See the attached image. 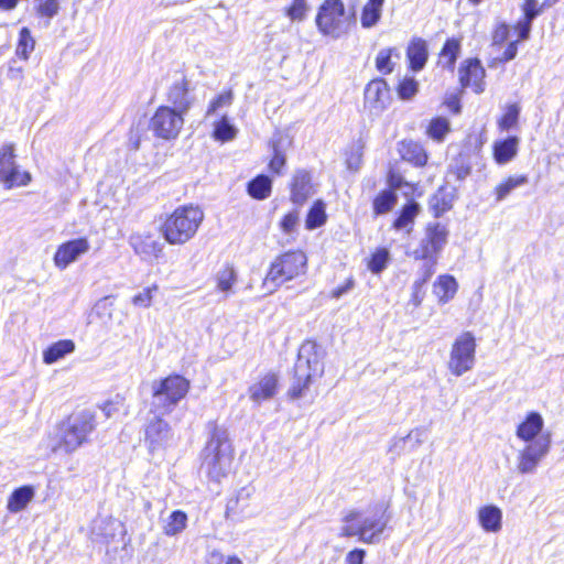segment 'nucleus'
Returning <instances> with one entry per match:
<instances>
[{"instance_id": "nucleus-14", "label": "nucleus", "mask_w": 564, "mask_h": 564, "mask_svg": "<svg viewBox=\"0 0 564 564\" xmlns=\"http://www.w3.org/2000/svg\"><path fill=\"white\" fill-rule=\"evenodd\" d=\"M551 444L552 434L551 432H546L534 443L525 445L518 457V470L521 474L532 473L540 460L550 452Z\"/></svg>"}, {"instance_id": "nucleus-63", "label": "nucleus", "mask_w": 564, "mask_h": 564, "mask_svg": "<svg viewBox=\"0 0 564 564\" xmlns=\"http://www.w3.org/2000/svg\"><path fill=\"white\" fill-rule=\"evenodd\" d=\"M20 0H0V10L12 11L14 10Z\"/></svg>"}, {"instance_id": "nucleus-64", "label": "nucleus", "mask_w": 564, "mask_h": 564, "mask_svg": "<svg viewBox=\"0 0 564 564\" xmlns=\"http://www.w3.org/2000/svg\"><path fill=\"white\" fill-rule=\"evenodd\" d=\"M225 564H243V563L238 556L230 555L226 558Z\"/></svg>"}, {"instance_id": "nucleus-23", "label": "nucleus", "mask_w": 564, "mask_h": 564, "mask_svg": "<svg viewBox=\"0 0 564 564\" xmlns=\"http://www.w3.org/2000/svg\"><path fill=\"white\" fill-rule=\"evenodd\" d=\"M171 432L170 424L161 416H155L149 422L144 431V441L150 452H155L164 446Z\"/></svg>"}, {"instance_id": "nucleus-60", "label": "nucleus", "mask_w": 564, "mask_h": 564, "mask_svg": "<svg viewBox=\"0 0 564 564\" xmlns=\"http://www.w3.org/2000/svg\"><path fill=\"white\" fill-rule=\"evenodd\" d=\"M355 279L352 275L348 276L345 282L334 288L330 292L333 299H339L355 286Z\"/></svg>"}, {"instance_id": "nucleus-1", "label": "nucleus", "mask_w": 564, "mask_h": 564, "mask_svg": "<svg viewBox=\"0 0 564 564\" xmlns=\"http://www.w3.org/2000/svg\"><path fill=\"white\" fill-rule=\"evenodd\" d=\"M391 519L388 503L368 509L367 511L351 509L343 519L339 535L341 538H356L365 544L378 543L389 529Z\"/></svg>"}, {"instance_id": "nucleus-13", "label": "nucleus", "mask_w": 564, "mask_h": 564, "mask_svg": "<svg viewBox=\"0 0 564 564\" xmlns=\"http://www.w3.org/2000/svg\"><path fill=\"white\" fill-rule=\"evenodd\" d=\"M458 84L460 90L471 89L482 94L486 89V69L478 57H467L458 66Z\"/></svg>"}, {"instance_id": "nucleus-57", "label": "nucleus", "mask_w": 564, "mask_h": 564, "mask_svg": "<svg viewBox=\"0 0 564 564\" xmlns=\"http://www.w3.org/2000/svg\"><path fill=\"white\" fill-rule=\"evenodd\" d=\"M158 291V285L153 284L145 288L142 292L135 294L131 302L138 307H150L152 304L153 293Z\"/></svg>"}, {"instance_id": "nucleus-54", "label": "nucleus", "mask_w": 564, "mask_h": 564, "mask_svg": "<svg viewBox=\"0 0 564 564\" xmlns=\"http://www.w3.org/2000/svg\"><path fill=\"white\" fill-rule=\"evenodd\" d=\"M511 26L507 22H498L494 25L491 31V45L494 47H501L507 43L510 36Z\"/></svg>"}, {"instance_id": "nucleus-25", "label": "nucleus", "mask_w": 564, "mask_h": 564, "mask_svg": "<svg viewBox=\"0 0 564 564\" xmlns=\"http://www.w3.org/2000/svg\"><path fill=\"white\" fill-rule=\"evenodd\" d=\"M405 55L409 69L412 72H420L423 69L429 59V46L426 40L420 36H413L408 43Z\"/></svg>"}, {"instance_id": "nucleus-31", "label": "nucleus", "mask_w": 564, "mask_h": 564, "mask_svg": "<svg viewBox=\"0 0 564 564\" xmlns=\"http://www.w3.org/2000/svg\"><path fill=\"white\" fill-rule=\"evenodd\" d=\"M451 132V122L443 116L432 117L429 120L424 131L426 138L435 143H443Z\"/></svg>"}, {"instance_id": "nucleus-26", "label": "nucleus", "mask_w": 564, "mask_h": 564, "mask_svg": "<svg viewBox=\"0 0 564 564\" xmlns=\"http://www.w3.org/2000/svg\"><path fill=\"white\" fill-rule=\"evenodd\" d=\"M520 139L517 135H509L496 140L492 144V156L497 164H506L512 161L519 151Z\"/></svg>"}, {"instance_id": "nucleus-22", "label": "nucleus", "mask_w": 564, "mask_h": 564, "mask_svg": "<svg viewBox=\"0 0 564 564\" xmlns=\"http://www.w3.org/2000/svg\"><path fill=\"white\" fill-rule=\"evenodd\" d=\"M365 102L372 108L383 110L390 100V87L386 79L376 77L365 87Z\"/></svg>"}, {"instance_id": "nucleus-15", "label": "nucleus", "mask_w": 564, "mask_h": 564, "mask_svg": "<svg viewBox=\"0 0 564 564\" xmlns=\"http://www.w3.org/2000/svg\"><path fill=\"white\" fill-rule=\"evenodd\" d=\"M167 106L175 108L185 116L194 106L195 97L192 94L191 83L185 75L172 83L166 91Z\"/></svg>"}, {"instance_id": "nucleus-10", "label": "nucleus", "mask_w": 564, "mask_h": 564, "mask_svg": "<svg viewBox=\"0 0 564 564\" xmlns=\"http://www.w3.org/2000/svg\"><path fill=\"white\" fill-rule=\"evenodd\" d=\"M477 341L469 330L460 333L453 341L447 369L455 377L470 371L476 362Z\"/></svg>"}, {"instance_id": "nucleus-7", "label": "nucleus", "mask_w": 564, "mask_h": 564, "mask_svg": "<svg viewBox=\"0 0 564 564\" xmlns=\"http://www.w3.org/2000/svg\"><path fill=\"white\" fill-rule=\"evenodd\" d=\"M317 31L334 40L349 33L355 24L352 15H348L343 0H324L315 17Z\"/></svg>"}, {"instance_id": "nucleus-32", "label": "nucleus", "mask_w": 564, "mask_h": 564, "mask_svg": "<svg viewBox=\"0 0 564 564\" xmlns=\"http://www.w3.org/2000/svg\"><path fill=\"white\" fill-rule=\"evenodd\" d=\"M390 261V250L387 247H377L365 259V265L372 274L380 275L389 267Z\"/></svg>"}, {"instance_id": "nucleus-42", "label": "nucleus", "mask_w": 564, "mask_h": 564, "mask_svg": "<svg viewBox=\"0 0 564 564\" xmlns=\"http://www.w3.org/2000/svg\"><path fill=\"white\" fill-rule=\"evenodd\" d=\"M31 173L28 171L20 170V167L15 164L14 161L13 165L10 167V170L7 172V174L2 177L0 182H2L6 189H11L13 187L26 186L31 183Z\"/></svg>"}, {"instance_id": "nucleus-18", "label": "nucleus", "mask_w": 564, "mask_h": 564, "mask_svg": "<svg viewBox=\"0 0 564 564\" xmlns=\"http://www.w3.org/2000/svg\"><path fill=\"white\" fill-rule=\"evenodd\" d=\"M397 151L401 161L409 163L413 167L423 169L429 163V152L420 141L402 139L397 144Z\"/></svg>"}, {"instance_id": "nucleus-28", "label": "nucleus", "mask_w": 564, "mask_h": 564, "mask_svg": "<svg viewBox=\"0 0 564 564\" xmlns=\"http://www.w3.org/2000/svg\"><path fill=\"white\" fill-rule=\"evenodd\" d=\"M460 51L462 37H447L437 54L438 64L442 65L443 68L453 72L456 65V61L460 54Z\"/></svg>"}, {"instance_id": "nucleus-20", "label": "nucleus", "mask_w": 564, "mask_h": 564, "mask_svg": "<svg viewBox=\"0 0 564 564\" xmlns=\"http://www.w3.org/2000/svg\"><path fill=\"white\" fill-rule=\"evenodd\" d=\"M544 420L542 415L536 411H531L525 414L523 420L518 424L516 429L517 437L523 443H534L541 435L547 431H543Z\"/></svg>"}, {"instance_id": "nucleus-48", "label": "nucleus", "mask_w": 564, "mask_h": 564, "mask_svg": "<svg viewBox=\"0 0 564 564\" xmlns=\"http://www.w3.org/2000/svg\"><path fill=\"white\" fill-rule=\"evenodd\" d=\"M395 91L400 99L409 100L419 91V83L413 77H404L398 82Z\"/></svg>"}, {"instance_id": "nucleus-43", "label": "nucleus", "mask_w": 564, "mask_h": 564, "mask_svg": "<svg viewBox=\"0 0 564 564\" xmlns=\"http://www.w3.org/2000/svg\"><path fill=\"white\" fill-rule=\"evenodd\" d=\"M187 525V514L182 510H174L167 518L163 532L167 536L181 533Z\"/></svg>"}, {"instance_id": "nucleus-19", "label": "nucleus", "mask_w": 564, "mask_h": 564, "mask_svg": "<svg viewBox=\"0 0 564 564\" xmlns=\"http://www.w3.org/2000/svg\"><path fill=\"white\" fill-rule=\"evenodd\" d=\"M130 245L133 251L145 260L159 259L163 253V245L150 231L132 235Z\"/></svg>"}, {"instance_id": "nucleus-39", "label": "nucleus", "mask_w": 564, "mask_h": 564, "mask_svg": "<svg viewBox=\"0 0 564 564\" xmlns=\"http://www.w3.org/2000/svg\"><path fill=\"white\" fill-rule=\"evenodd\" d=\"M247 192L252 198L263 200L271 195L272 181L268 175L259 174L248 182Z\"/></svg>"}, {"instance_id": "nucleus-33", "label": "nucleus", "mask_w": 564, "mask_h": 564, "mask_svg": "<svg viewBox=\"0 0 564 564\" xmlns=\"http://www.w3.org/2000/svg\"><path fill=\"white\" fill-rule=\"evenodd\" d=\"M384 1L386 0L366 1L360 12V24L364 29H371L380 22Z\"/></svg>"}, {"instance_id": "nucleus-41", "label": "nucleus", "mask_w": 564, "mask_h": 564, "mask_svg": "<svg viewBox=\"0 0 564 564\" xmlns=\"http://www.w3.org/2000/svg\"><path fill=\"white\" fill-rule=\"evenodd\" d=\"M393 57L399 58L400 53L397 47L381 48L375 58L376 69L382 75H389L394 70L395 63Z\"/></svg>"}, {"instance_id": "nucleus-58", "label": "nucleus", "mask_w": 564, "mask_h": 564, "mask_svg": "<svg viewBox=\"0 0 564 564\" xmlns=\"http://www.w3.org/2000/svg\"><path fill=\"white\" fill-rule=\"evenodd\" d=\"M245 510V507H240V499L239 497L235 496L227 500L226 505V511H225V518L235 520L238 518L240 513H242Z\"/></svg>"}, {"instance_id": "nucleus-53", "label": "nucleus", "mask_w": 564, "mask_h": 564, "mask_svg": "<svg viewBox=\"0 0 564 564\" xmlns=\"http://www.w3.org/2000/svg\"><path fill=\"white\" fill-rule=\"evenodd\" d=\"M306 0H292V2L284 8V14L291 21H303L307 14Z\"/></svg>"}, {"instance_id": "nucleus-59", "label": "nucleus", "mask_w": 564, "mask_h": 564, "mask_svg": "<svg viewBox=\"0 0 564 564\" xmlns=\"http://www.w3.org/2000/svg\"><path fill=\"white\" fill-rule=\"evenodd\" d=\"M443 106L451 115L457 116L462 112V100L458 94H451L445 97Z\"/></svg>"}, {"instance_id": "nucleus-47", "label": "nucleus", "mask_w": 564, "mask_h": 564, "mask_svg": "<svg viewBox=\"0 0 564 564\" xmlns=\"http://www.w3.org/2000/svg\"><path fill=\"white\" fill-rule=\"evenodd\" d=\"M273 154L268 163V169L273 175H281L286 165V155L280 149L279 141H273L271 145Z\"/></svg>"}, {"instance_id": "nucleus-50", "label": "nucleus", "mask_w": 564, "mask_h": 564, "mask_svg": "<svg viewBox=\"0 0 564 564\" xmlns=\"http://www.w3.org/2000/svg\"><path fill=\"white\" fill-rule=\"evenodd\" d=\"M59 11L58 0H35L34 12L39 18L52 19Z\"/></svg>"}, {"instance_id": "nucleus-21", "label": "nucleus", "mask_w": 564, "mask_h": 564, "mask_svg": "<svg viewBox=\"0 0 564 564\" xmlns=\"http://www.w3.org/2000/svg\"><path fill=\"white\" fill-rule=\"evenodd\" d=\"M290 200L296 205L302 206L306 203L313 194L312 176L306 170H297L293 174L290 185Z\"/></svg>"}, {"instance_id": "nucleus-9", "label": "nucleus", "mask_w": 564, "mask_h": 564, "mask_svg": "<svg viewBox=\"0 0 564 564\" xmlns=\"http://www.w3.org/2000/svg\"><path fill=\"white\" fill-rule=\"evenodd\" d=\"M446 225L435 221L429 223L424 228V237L413 250L412 256L417 261H427L426 267L435 268L437 258L448 240Z\"/></svg>"}, {"instance_id": "nucleus-2", "label": "nucleus", "mask_w": 564, "mask_h": 564, "mask_svg": "<svg viewBox=\"0 0 564 564\" xmlns=\"http://www.w3.org/2000/svg\"><path fill=\"white\" fill-rule=\"evenodd\" d=\"M324 350L315 339H305L293 367V380L286 392L290 400L302 398L324 376Z\"/></svg>"}, {"instance_id": "nucleus-34", "label": "nucleus", "mask_w": 564, "mask_h": 564, "mask_svg": "<svg viewBox=\"0 0 564 564\" xmlns=\"http://www.w3.org/2000/svg\"><path fill=\"white\" fill-rule=\"evenodd\" d=\"M328 215L326 213V203L318 198L315 199L305 215V228L307 230H314L327 223Z\"/></svg>"}, {"instance_id": "nucleus-3", "label": "nucleus", "mask_w": 564, "mask_h": 564, "mask_svg": "<svg viewBox=\"0 0 564 564\" xmlns=\"http://www.w3.org/2000/svg\"><path fill=\"white\" fill-rule=\"evenodd\" d=\"M96 412L89 409L73 411L56 423L54 452L72 454L87 444L97 429Z\"/></svg>"}, {"instance_id": "nucleus-5", "label": "nucleus", "mask_w": 564, "mask_h": 564, "mask_svg": "<svg viewBox=\"0 0 564 564\" xmlns=\"http://www.w3.org/2000/svg\"><path fill=\"white\" fill-rule=\"evenodd\" d=\"M307 269L308 258L302 249L281 251L269 263L262 288L268 293H273L282 285L304 276Z\"/></svg>"}, {"instance_id": "nucleus-30", "label": "nucleus", "mask_w": 564, "mask_h": 564, "mask_svg": "<svg viewBox=\"0 0 564 564\" xmlns=\"http://www.w3.org/2000/svg\"><path fill=\"white\" fill-rule=\"evenodd\" d=\"M478 521L486 532H499L502 527V512L494 505H487L478 510Z\"/></svg>"}, {"instance_id": "nucleus-4", "label": "nucleus", "mask_w": 564, "mask_h": 564, "mask_svg": "<svg viewBox=\"0 0 564 564\" xmlns=\"http://www.w3.org/2000/svg\"><path fill=\"white\" fill-rule=\"evenodd\" d=\"M204 212L194 204L177 206L162 218L159 232L171 246H183L198 232L204 220Z\"/></svg>"}, {"instance_id": "nucleus-38", "label": "nucleus", "mask_w": 564, "mask_h": 564, "mask_svg": "<svg viewBox=\"0 0 564 564\" xmlns=\"http://www.w3.org/2000/svg\"><path fill=\"white\" fill-rule=\"evenodd\" d=\"M36 41L32 35V32L29 28L23 26L19 30L18 40L15 44V56L20 61L26 62L33 51L35 50Z\"/></svg>"}, {"instance_id": "nucleus-24", "label": "nucleus", "mask_w": 564, "mask_h": 564, "mask_svg": "<svg viewBox=\"0 0 564 564\" xmlns=\"http://www.w3.org/2000/svg\"><path fill=\"white\" fill-rule=\"evenodd\" d=\"M420 212V204L414 198L408 199L397 212L391 223V228L395 231L404 230L406 234H410Z\"/></svg>"}, {"instance_id": "nucleus-8", "label": "nucleus", "mask_w": 564, "mask_h": 564, "mask_svg": "<svg viewBox=\"0 0 564 564\" xmlns=\"http://www.w3.org/2000/svg\"><path fill=\"white\" fill-rule=\"evenodd\" d=\"M234 460V448L225 430L215 426L203 449V464L208 475L219 479L227 474Z\"/></svg>"}, {"instance_id": "nucleus-56", "label": "nucleus", "mask_w": 564, "mask_h": 564, "mask_svg": "<svg viewBox=\"0 0 564 564\" xmlns=\"http://www.w3.org/2000/svg\"><path fill=\"white\" fill-rule=\"evenodd\" d=\"M387 183L388 189H392V192H395L403 186H411V184L404 180L403 175L395 166H390L388 169Z\"/></svg>"}, {"instance_id": "nucleus-27", "label": "nucleus", "mask_w": 564, "mask_h": 564, "mask_svg": "<svg viewBox=\"0 0 564 564\" xmlns=\"http://www.w3.org/2000/svg\"><path fill=\"white\" fill-rule=\"evenodd\" d=\"M455 195L442 185L430 196L429 208L434 218H440L453 208Z\"/></svg>"}, {"instance_id": "nucleus-55", "label": "nucleus", "mask_w": 564, "mask_h": 564, "mask_svg": "<svg viewBox=\"0 0 564 564\" xmlns=\"http://www.w3.org/2000/svg\"><path fill=\"white\" fill-rule=\"evenodd\" d=\"M300 221L299 209H292L286 212L279 221V227L282 234L289 235L293 232Z\"/></svg>"}, {"instance_id": "nucleus-45", "label": "nucleus", "mask_w": 564, "mask_h": 564, "mask_svg": "<svg viewBox=\"0 0 564 564\" xmlns=\"http://www.w3.org/2000/svg\"><path fill=\"white\" fill-rule=\"evenodd\" d=\"M237 281V272L232 264L227 263L225 267L218 272L216 276V289L219 292L227 293L231 290L234 284Z\"/></svg>"}, {"instance_id": "nucleus-40", "label": "nucleus", "mask_w": 564, "mask_h": 564, "mask_svg": "<svg viewBox=\"0 0 564 564\" xmlns=\"http://www.w3.org/2000/svg\"><path fill=\"white\" fill-rule=\"evenodd\" d=\"M529 181L525 174L509 175L494 188L495 199L503 200L513 189L527 184Z\"/></svg>"}, {"instance_id": "nucleus-6", "label": "nucleus", "mask_w": 564, "mask_h": 564, "mask_svg": "<svg viewBox=\"0 0 564 564\" xmlns=\"http://www.w3.org/2000/svg\"><path fill=\"white\" fill-rule=\"evenodd\" d=\"M191 390V381L181 373L172 372L154 381L152 384V412L166 415L186 398Z\"/></svg>"}, {"instance_id": "nucleus-12", "label": "nucleus", "mask_w": 564, "mask_h": 564, "mask_svg": "<svg viewBox=\"0 0 564 564\" xmlns=\"http://www.w3.org/2000/svg\"><path fill=\"white\" fill-rule=\"evenodd\" d=\"M185 116L175 108L166 105H160L153 112L149 121V129L156 139L172 141L178 138L183 130Z\"/></svg>"}, {"instance_id": "nucleus-29", "label": "nucleus", "mask_w": 564, "mask_h": 564, "mask_svg": "<svg viewBox=\"0 0 564 564\" xmlns=\"http://www.w3.org/2000/svg\"><path fill=\"white\" fill-rule=\"evenodd\" d=\"M458 291V282L454 275L445 273L436 278L433 283V293L440 304L452 301Z\"/></svg>"}, {"instance_id": "nucleus-51", "label": "nucleus", "mask_w": 564, "mask_h": 564, "mask_svg": "<svg viewBox=\"0 0 564 564\" xmlns=\"http://www.w3.org/2000/svg\"><path fill=\"white\" fill-rule=\"evenodd\" d=\"M15 161V147L13 143H6L0 148V181Z\"/></svg>"}, {"instance_id": "nucleus-44", "label": "nucleus", "mask_w": 564, "mask_h": 564, "mask_svg": "<svg viewBox=\"0 0 564 564\" xmlns=\"http://www.w3.org/2000/svg\"><path fill=\"white\" fill-rule=\"evenodd\" d=\"M520 107L518 104H509L506 106L503 113L497 121L500 131H508L518 126Z\"/></svg>"}, {"instance_id": "nucleus-35", "label": "nucleus", "mask_w": 564, "mask_h": 564, "mask_svg": "<svg viewBox=\"0 0 564 564\" xmlns=\"http://www.w3.org/2000/svg\"><path fill=\"white\" fill-rule=\"evenodd\" d=\"M34 497V489L30 485L14 489L8 498L7 509L11 513L22 511Z\"/></svg>"}, {"instance_id": "nucleus-16", "label": "nucleus", "mask_w": 564, "mask_h": 564, "mask_svg": "<svg viewBox=\"0 0 564 564\" xmlns=\"http://www.w3.org/2000/svg\"><path fill=\"white\" fill-rule=\"evenodd\" d=\"M89 249L90 243L86 237L67 240L56 248L53 262L57 269L64 270L80 256L87 253Z\"/></svg>"}, {"instance_id": "nucleus-36", "label": "nucleus", "mask_w": 564, "mask_h": 564, "mask_svg": "<svg viewBox=\"0 0 564 564\" xmlns=\"http://www.w3.org/2000/svg\"><path fill=\"white\" fill-rule=\"evenodd\" d=\"M75 350V343L72 339H61L51 344L43 351V362L52 365Z\"/></svg>"}, {"instance_id": "nucleus-61", "label": "nucleus", "mask_w": 564, "mask_h": 564, "mask_svg": "<svg viewBox=\"0 0 564 564\" xmlns=\"http://www.w3.org/2000/svg\"><path fill=\"white\" fill-rule=\"evenodd\" d=\"M365 557L366 551L364 549L356 547L346 554L344 564H362Z\"/></svg>"}, {"instance_id": "nucleus-17", "label": "nucleus", "mask_w": 564, "mask_h": 564, "mask_svg": "<svg viewBox=\"0 0 564 564\" xmlns=\"http://www.w3.org/2000/svg\"><path fill=\"white\" fill-rule=\"evenodd\" d=\"M280 380L278 373L268 371L248 387L249 399L260 404L267 400L274 398L279 391Z\"/></svg>"}, {"instance_id": "nucleus-52", "label": "nucleus", "mask_w": 564, "mask_h": 564, "mask_svg": "<svg viewBox=\"0 0 564 564\" xmlns=\"http://www.w3.org/2000/svg\"><path fill=\"white\" fill-rule=\"evenodd\" d=\"M433 274H434L433 268L425 267L422 278L414 282L413 293H412V297H411V301L414 306L417 307L422 304L423 296H424L423 288Z\"/></svg>"}, {"instance_id": "nucleus-11", "label": "nucleus", "mask_w": 564, "mask_h": 564, "mask_svg": "<svg viewBox=\"0 0 564 564\" xmlns=\"http://www.w3.org/2000/svg\"><path fill=\"white\" fill-rule=\"evenodd\" d=\"M546 6H549L547 1L539 6L536 0H523L521 4L522 17L512 26L517 39L507 44V47L498 57L499 63L505 64L517 57L518 44L530 37L533 20L542 13Z\"/></svg>"}, {"instance_id": "nucleus-49", "label": "nucleus", "mask_w": 564, "mask_h": 564, "mask_svg": "<svg viewBox=\"0 0 564 564\" xmlns=\"http://www.w3.org/2000/svg\"><path fill=\"white\" fill-rule=\"evenodd\" d=\"M234 101V91L231 88H227L215 96L208 104L206 109V116L215 113L220 108L229 107Z\"/></svg>"}, {"instance_id": "nucleus-37", "label": "nucleus", "mask_w": 564, "mask_h": 564, "mask_svg": "<svg viewBox=\"0 0 564 564\" xmlns=\"http://www.w3.org/2000/svg\"><path fill=\"white\" fill-rule=\"evenodd\" d=\"M398 202V195L392 189H381L378 192L371 202L372 212L375 216H380L390 213Z\"/></svg>"}, {"instance_id": "nucleus-46", "label": "nucleus", "mask_w": 564, "mask_h": 564, "mask_svg": "<svg viewBox=\"0 0 564 564\" xmlns=\"http://www.w3.org/2000/svg\"><path fill=\"white\" fill-rule=\"evenodd\" d=\"M237 129L229 123L226 117H221L214 124L213 138L220 142H228L236 138Z\"/></svg>"}, {"instance_id": "nucleus-62", "label": "nucleus", "mask_w": 564, "mask_h": 564, "mask_svg": "<svg viewBox=\"0 0 564 564\" xmlns=\"http://www.w3.org/2000/svg\"><path fill=\"white\" fill-rule=\"evenodd\" d=\"M471 173V166L468 163L462 162L454 166L453 175L456 180L463 181Z\"/></svg>"}]
</instances>
